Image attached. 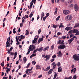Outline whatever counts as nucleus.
Wrapping results in <instances>:
<instances>
[{
  "label": "nucleus",
  "mask_w": 79,
  "mask_h": 79,
  "mask_svg": "<svg viewBox=\"0 0 79 79\" xmlns=\"http://www.w3.org/2000/svg\"><path fill=\"white\" fill-rule=\"evenodd\" d=\"M36 69H41L39 65H37L36 66Z\"/></svg>",
  "instance_id": "6ab92c4d"
},
{
  "label": "nucleus",
  "mask_w": 79,
  "mask_h": 79,
  "mask_svg": "<svg viewBox=\"0 0 79 79\" xmlns=\"http://www.w3.org/2000/svg\"><path fill=\"white\" fill-rule=\"evenodd\" d=\"M44 12H42V14L41 15V16H44Z\"/></svg>",
  "instance_id": "338daca9"
},
{
  "label": "nucleus",
  "mask_w": 79,
  "mask_h": 79,
  "mask_svg": "<svg viewBox=\"0 0 79 79\" xmlns=\"http://www.w3.org/2000/svg\"><path fill=\"white\" fill-rule=\"evenodd\" d=\"M39 40L40 42H42V41H43V40H44V39L42 38H40L39 39Z\"/></svg>",
  "instance_id": "473e14b6"
},
{
  "label": "nucleus",
  "mask_w": 79,
  "mask_h": 79,
  "mask_svg": "<svg viewBox=\"0 0 79 79\" xmlns=\"http://www.w3.org/2000/svg\"><path fill=\"white\" fill-rule=\"evenodd\" d=\"M76 72V68H75L73 69V74H74Z\"/></svg>",
  "instance_id": "2f4dec72"
},
{
  "label": "nucleus",
  "mask_w": 79,
  "mask_h": 79,
  "mask_svg": "<svg viewBox=\"0 0 79 79\" xmlns=\"http://www.w3.org/2000/svg\"><path fill=\"white\" fill-rule=\"evenodd\" d=\"M37 41H35V40H33L32 41V43L35 44V43H37Z\"/></svg>",
  "instance_id": "603ef678"
},
{
  "label": "nucleus",
  "mask_w": 79,
  "mask_h": 79,
  "mask_svg": "<svg viewBox=\"0 0 79 79\" xmlns=\"http://www.w3.org/2000/svg\"><path fill=\"white\" fill-rule=\"evenodd\" d=\"M49 48V46H47L45 48V49L46 50H47Z\"/></svg>",
  "instance_id": "49530a36"
},
{
  "label": "nucleus",
  "mask_w": 79,
  "mask_h": 79,
  "mask_svg": "<svg viewBox=\"0 0 79 79\" xmlns=\"http://www.w3.org/2000/svg\"><path fill=\"white\" fill-rule=\"evenodd\" d=\"M4 74H5V73H4V72H2V74L1 76H4Z\"/></svg>",
  "instance_id": "0e129e2a"
},
{
  "label": "nucleus",
  "mask_w": 79,
  "mask_h": 79,
  "mask_svg": "<svg viewBox=\"0 0 79 79\" xmlns=\"http://www.w3.org/2000/svg\"><path fill=\"white\" fill-rule=\"evenodd\" d=\"M55 2L56 3H58L60 1V0H55Z\"/></svg>",
  "instance_id": "79ce46f5"
},
{
  "label": "nucleus",
  "mask_w": 79,
  "mask_h": 79,
  "mask_svg": "<svg viewBox=\"0 0 79 79\" xmlns=\"http://www.w3.org/2000/svg\"><path fill=\"white\" fill-rule=\"evenodd\" d=\"M13 47H11L9 50H8V52H7V53H8V54H10V53H11V52H10V51H12V50H13Z\"/></svg>",
  "instance_id": "9b49d317"
},
{
  "label": "nucleus",
  "mask_w": 79,
  "mask_h": 79,
  "mask_svg": "<svg viewBox=\"0 0 79 79\" xmlns=\"http://www.w3.org/2000/svg\"><path fill=\"white\" fill-rule=\"evenodd\" d=\"M62 68H61V67H59L58 68V72L60 73V72H62Z\"/></svg>",
  "instance_id": "9d476101"
},
{
  "label": "nucleus",
  "mask_w": 79,
  "mask_h": 79,
  "mask_svg": "<svg viewBox=\"0 0 79 79\" xmlns=\"http://www.w3.org/2000/svg\"><path fill=\"white\" fill-rule=\"evenodd\" d=\"M46 18H47L46 16H45L43 18V21H45V20L46 19Z\"/></svg>",
  "instance_id": "8fccbe9b"
},
{
  "label": "nucleus",
  "mask_w": 79,
  "mask_h": 79,
  "mask_svg": "<svg viewBox=\"0 0 79 79\" xmlns=\"http://www.w3.org/2000/svg\"><path fill=\"white\" fill-rule=\"evenodd\" d=\"M79 27V24L78 23L76 24L74 27Z\"/></svg>",
  "instance_id": "5701e85b"
},
{
  "label": "nucleus",
  "mask_w": 79,
  "mask_h": 79,
  "mask_svg": "<svg viewBox=\"0 0 79 79\" xmlns=\"http://www.w3.org/2000/svg\"><path fill=\"white\" fill-rule=\"evenodd\" d=\"M61 64V63H60V62H58L57 63V66L58 67H59V66H60V65Z\"/></svg>",
  "instance_id": "c9c22d12"
},
{
  "label": "nucleus",
  "mask_w": 79,
  "mask_h": 79,
  "mask_svg": "<svg viewBox=\"0 0 79 79\" xmlns=\"http://www.w3.org/2000/svg\"><path fill=\"white\" fill-rule=\"evenodd\" d=\"M52 72H53V69H51L49 70L48 73V74L49 75V74H51Z\"/></svg>",
  "instance_id": "ddd939ff"
},
{
  "label": "nucleus",
  "mask_w": 79,
  "mask_h": 79,
  "mask_svg": "<svg viewBox=\"0 0 79 79\" xmlns=\"http://www.w3.org/2000/svg\"><path fill=\"white\" fill-rule=\"evenodd\" d=\"M32 64H34V65H35L36 63V62H35V61H32Z\"/></svg>",
  "instance_id": "a18cd8bd"
},
{
  "label": "nucleus",
  "mask_w": 79,
  "mask_h": 79,
  "mask_svg": "<svg viewBox=\"0 0 79 79\" xmlns=\"http://www.w3.org/2000/svg\"><path fill=\"white\" fill-rule=\"evenodd\" d=\"M71 29H72V27H67L65 28V30H66L67 31H68L69 30H71Z\"/></svg>",
  "instance_id": "1a4fd4ad"
},
{
  "label": "nucleus",
  "mask_w": 79,
  "mask_h": 79,
  "mask_svg": "<svg viewBox=\"0 0 79 79\" xmlns=\"http://www.w3.org/2000/svg\"><path fill=\"white\" fill-rule=\"evenodd\" d=\"M50 58V55H46L44 57V58H46L45 59V61H47V60H49V58Z\"/></svg>",
  "instance_id": "6e6552de"
},
{
  "label": "nucleus",
  "mask_w": 79,
  "mask_h": 79,
  "mask_svg": "<svg viewBox=\"0 0 79 79\" xmlns=\"http://www.w3.org/2000/svg\"><path fill=\"white\" fill-rule=\"evenodd\" d=\"M54 60H55V59L53 58L50 61H51V62H52H52H53Z\"/></svg>",
  "instance_id": "864d4df0"
},
{
  "label": "nucleus",
  "mask_w": 79,
  "mask_h": 79,
  "mask_svg": "<svg viewBox=\"0 0 79 79\" xmlns=\"http://www.w3.org/2000/svg\"><path fill=\"white\" fill-rule=\"evenodd\" d=\"M12 44H13V40H12V39H11V42L10 43L11 45H12Z\"/></svg>",
  "instance_id": "bf43d9fd"
},
{
  "label": "nucleus",
  "mask_w": 79,
  "mask_h": 79,
  "mask_svg": "<svg viewBox=\"0 0 79 79\" xmlns=\"http://www.w3.org/2000/svg\"><path fill=\"white\" fill-rule=\"evenodd\" d=\"M72 77L71 76H70L69 77H67V78H64V79H72Z\"/></svg>",
  "instance_id": "e433bc0d"
},
{
  "label": "nucleus",
  "mask_w": 79,
  "mask_h": 79,
  "mask_svg": "<svg viewBox=\"0 0 79 79\" xmlns=\"http://www.w3.org/2000/svg\"><path fill=\"white\" fill-rule=\"evenodd\" d=\"M60 16H58V17L56 19V21H58V20H59V19H60Z\"/></svg>",
  "instance_id": "58836bf2"
},
{
  "label": "nucleus",
  "mask_w": 79,
  "mask_h": 79,
  "mask_svg": "<svg viewBox=\"0 0 79 79\" xmlns=\"http://www.w3.org/2000/svg\"><path fill=\"white\" fill-rule=\"evenodd\" d=\"M57 35H61V33H60V32H58L57 33Z\"/></svg>",
  "instance_id": "e2e57ef3"
},
{
  "label": "nucleus",
  "mask_w": 79,
  "mask_h": 79,
  "mask_svg": "<svg viewBox=\"0 0 79 79\" xmlns=\"http://www.w3.org/2000/svg\"><path fill=\"white\" fill-rule=\"evenodd\" d=\"M20 27H22L23 26V23H21L20 24Z\"/></svg>",
  "instance_id": "37998d69"
},
{
  "label": "nucleus",
  "mask_w": 79,
  "mask_h": 79,
  "mask_svg": "<svg viewBox=\"0 0 79 79\" xmlns=\"http://www.w3.org/2000/svg\"><path fill=\"white\" fill-rule=\"evenodd\" d=\"M73 6H74L73 4H71L70 5V7L72 8V7H73Z\"/></svg>",
  "instance_id": "052dcab7"
},
{
  "label": "nucleus",
  "mask_w": 79,
  "mask_h": 79,
  "mask_svg": "<svg viewBox=\"0 0 79 79\" xmlns=\"http://www.w3.org/2000/svg\"><path fill=\"white\" fill-rule=\"evenodd\" d=\"M73 79H76L77 78V76H76V75H75L73 77Z\"/></svg>",
  "instance_id": "ea45409f"
},
{
  "label": "nucleus",
  "mask_w": 79,
  "mask_h": 79,
  "mask_svg": "<svg viewBox=\"0 0 79 79\" xmlns=\"http://www.w3.org/2000/svg\"><path fill=\"white\" fill-rule=\"evenodd\" d=\"M79 34V32L78 31L76 33L75 35H77Z\"/></svg>",
  "instance_id": "09e8293b"
},
{
  "label": "nucleus",
  "mask_w": 79,
  "mask_h": 79,
  "mask_svg": "<svg viewBox=\"0 0 79 79\" xmlns=\"http://www.w3.org/2000/svg\"><path fill=\"white\" fill-rule=\"evenodd\" d=\"M25 16L26 18H28V17H29V16H28V15H25Z\"/></svg>",
  "instance_id": "774afa93"
},
{
  "label": "nucleus",
  "mask_w": 79,
  "mask_h": 79,
  "mask_svg": "<svg viewBox=\"0 0 79 79\" xmlns=\"http://www.w3.org/2000/svg\"><path fill=\"white\" fill-rule=\"evenodd\" d=\"M72 16L71 15H68L65 17L66 21H70L72 19Z\"/></svg>",
  "instance_id": "7ed1b4c3"
},
{
  "label": "nucleus",
  "mask_w": 79,
  "mask_h": 79,
  "mask_svg": "<svg viewBox=\"0 0 79 79\" xmlns=\"http://www.w3.org/2000/svg\"><path fill=\"white\" fill-rule=\"evenodd\" d=\"M57 11H58V8H56V11L54 13L55 15H56V14H57Z\"/></svg>",
  "instance_id": "aec40b11"
},
{
  "label": "nucleus",
  "mask_w": 79,
  "mask_h": 79,
  "mask_svg": "<svg viewBox=\"0 0 79 79\" xmlns=\"http://www.w3.org/2000/svg\"><path fill=\"white\" fill-rule=\"evenodd\" d=\"M32 72H30L29 71L28 73H27V75H30V74H31V73H32Z\"/></svg>",
  "instance_id": "7c9ffc66"
},
{
  "label": "nucleus",
  "mask_w": 79,
  "mask_h": 79,
  "mask_svg": "<svg viewBox=\"0 0 79 79\" xmlns=\"http://www.w3.org/2000/svg\"><path fill=\"white\" fill-rule=\"evenodd\" d=\"M41 29H40L38 30V33L39 34H40L41 32Z\"/></svg>",
  "instance_id": "4c0bfd02"
},
{
  "label": "nucleus",
  "mask_w": 79,
  "mask_h": 79,
  "mask_svg": "<svg viewBox=\"0 0 79 79\" xmlns=\"http://www.w3.org/2000/svg\"><path fill=\"white\" fill-rule=\"evenodd\" d=\"M66 48V46L64 44L60 45L58 47V49H64Z\"/></svg>",
  "instance_id": "20e7f679"
},
{
  "label": "nucleus",
  "mask_w": 79,
  "mask_h": 79,
  "mask_svg": "<svg viewBox=\"0 0 79 79\" xmlns=\"http://www.w3.org/2000/svg\"><path fill=\"white\" fill-rule=\"evenodd\" d=\"M71 1H70V0H69L68 1V3H71L72 2Z\"/></svg>",
  "instance_id": "69168bd1"
},
{
  "label": "nucleus",
  "mask_w": 79,
  "mask_h": 79,
  "mask_svg": "<svg viewBox=\"0 0 79 79\" xmlns=\"http://www.w3.org/2000/svg\"><path fill=\"white\" fill-rule=\"evenodd\" d=\"M54 45H52L51 47V50H53V49L54 48Z\"/></svg>",
  "instance_id": "a878e982"
},
{
  "label": "nucleus",
  "mask_w": 79,
  "mask_h": 79,
  "mask_svg": "<svg viewBox=\"0 0 79 79\" xmlns=\"http://www.w3.org/2000/svg\"><path fill=\"white\" fill-rule=\"evenodd\" d=\"M10 37L9 36V37L8 38H7V41L6 43V47H11V46L10 45Z\"/></svg>",
  "instance_id": "f257e3e1"
},
{
  "label": "nucleus",
  "mask_w": 79,
  "mask_h": 79,
  "mask_svg": "<svg viewBox=\"0 0 79 79\" xmlns=\"http://www.w3.org/2000/svg\"><path fill=\"white\" fill-rule=\"evenodd\" d=\"M26 31L27 32L25 34V35H28L29 34V31H28V30H26Z\"/></svg>",
  "instance_id": "393cba45"
},
{
  "label": "nucleus",
  "mask_w": 79,
  "mask_h": 79,
  "mask_svg": "<svg viewBox=\"0 0 79 79\" xmlns=\"http://www.w3.org/2000/svg\"><path fill=\"white\" fill-rule=\"evenodd\" d=\"M29 73V69H27V71L26 72V74H27V73Z\"/></svg>",
  "instance_id": "de8ad7c7"
},
{
  "label": "nucleus",
  "mask_w": 79,
  "mask_h": 79,
  "mask_svg": "<svg viewBox=\"0 0 79 79\" xmlns=\"http://www.w3.org/2000/svg\"><path fill=\"white\" fill-rule=\"evenodd\" d=\"M50 69V67L49 66V67H48L46 69H45L44 70V71H48V70H49V69Z\"/></svg>",
  "instance_id": "2eb2a0df"
},
{
  "label": "nucleus",
  "mask_w": 79,
  "mask_h": 79,
  "mask_svg": "<svg viewBox=\"0 0 79 79\" xmlns=\"http://www.w3.org/2000/svg\"><path fill=\"white\" fill-rule=\"evenodd\" d=\"M57 76V73H55L54 74V77L53 79H55L56 78V77Z\"/></svg>",
  "instance_id": "4be33fe9"
},
{
  "label": "nucleus",
  "mask_w": 79,
  "mask_h": 79,
  "mask_svg": "<svg viewBox=\"0 0 79 79\" xmlns=\"http://www.w3.org/2000/svg\"><path fill=\"white\" fill-rule=\"evenodd\" d=\"M52 58H56V56L55 55L53 56L52 57Z\"/></svg>",
  "instance_id": "4d7b16f0"
},
{
  "label": "nucleus",
  "mask_w": 79,
  "mask_h": 79,
  "mask_svg": "<svg viewBox=\"0 0 79 79\" xmlns=\"http://www.w3.org/2000/svg\"><path fill=\"white\" fill-rule=\"evenodd\" d=\"M63 13L64 15H68V14H69L70 13V11L69 10H64L63 11Z\"/></svg>",
  "instance_id": "423d86ee"
},
{
  "label": "nucleus",
  "mask_w": 79,
  "mask_h": 79,
  "mask_svg": "<svg viewBox=\"0 0 79 79\" xmlns=\"http://www.w3.org/2000/svg\"><path fill=\"white\" fill-rule=\"evenodd\" d=\"M64 40H62L61 42H60V44H62V45H64Z\"/></svg>",
  "instance_id": "f704fd0d"
},
{
  "label": "nucleus",
  "mask_w": 79,
  "mask_h": 79,
  "mask_svg": "<svg viewBox=\"0 0 79 79\" xmlns=\"http://www.w3.org/2000/svg\"><path fill=\"white\" fill-rule=\"evenodd\" d=\"M57 54L59 55V56H62V55H63V54L61 53V51H59V52Z\"/></svg>",
  "instance_id": "f8f14e48"
},
{
  "label": "nucleus",
  "mask_w": 79,
  "mask_h": 79,
  "mask_svg": "<svg viewBox=\"0 0 79 79\" xmlns=\"http://www.w3.org/2000/svg\"><path fill=\"white\" fill-rule=\"evenodd\" d=\"M29 49H31V50H34V49L35 48V46H34V45L32 44V45H30V47L29 48Z\"/></svg>",
  "instance_id": "39448f33"
},
{
  "label": "nucleus",
  "mask_w": 79,
  "mask_h": 79,
  "mask_svg": "<svg viewBox=\"0 0 79 79\" xmlns=\"http://www.w3.org/2000/svg\"><path fill=\"white\" fill-rule=\"evenodd\" d=\"M70 40H72V41L73 42V40H74V38L73 37L72 38H71Z\"/></svg>",
  "instance_id": "6e6d98bb"
},
{
  "label": "nucleus",
  "mask_w": 79,
  "mask_h": 79,
  "mask_svg": "<svg viewBox=\"0 0 79 79\" xmlns=\"http://www.w3.org/2000/svg\"><path fill=\"white\" fill-rule=\"evenodd\" d=\"M10 60V57L9 56L7 57V61H9Z\"/></svg>",
  "instance_id": "680f3d73"
},
{
  "label": "nucleus",
  "mask_w": 79,
  "mask_h": 79,
  "mask_svg": "<svg viewBox=\"0 0 79 79\" xmlns=\"http://www.w3.org/2000/svg\"><path fill=\"white\" fill-rule=\"evenodd\" d=\"M30 7L29 8V9H31V8L32 7V5H33V3L31 2L30 3Z\"/></svg>",
  "instance_id": "f3484780"
},
{
  "label": "nucleus",
  "mask_w": 79,
  "mask_h": 79,
  "mask_svg": "<svg viewBox=\"0 0 79 79\" xmlns=\"http://www.w3.org/2000/svg\"><path fill=\"white\" fill-rule=\"evenodd\" d=\"M62 39H66V36H63L62 37Z\"/></svg>",
  "instance_id": "c03bdc74"
},
{
  "label": "nucleus",
  "mask_w": 79,
  "mask_h": 79,
  "mask_svg": "<svg viewBox=\"0 0 79 79\" xmlns=\"http://www.w3.org/2000/svg\"><path fill=\"white\" fill-rule=\"evenodd\" d=\"M78 31V30L77 29H74L72 30V32L73 33H76Z\"/></svg>",
  "instance_id": "4468645a"
},
{
  "label": "nucleus",
  "mask_w": 79,
  "mask_h": 79,
  "mask_svg": "<svg viewBox=\"0 0 79 79\" xmlns=\"http://www.w3.org/2000/svg\"><path fill=\"white\" fill-rule=\"evenodd\" d=\"M30 64H31V63H29L26 67V68H28L29 67V66H30Z\"/></svg>",
  "instance_id": "c756f323"
},
{
  "label": "nucleus",
  "mask_w": 79,
  "mask_h": 79,
  "mask_svg": "<svg viewBox=\"0 0 79 79\" xmlns=\"http://www.w3.org/2000/svg\"><path fill=\"white\" fill-rule=\"evenodd\" d=\"M42 77V75H40L38 77V78H40V77Z\"/></svg>",
  "instance_id": "3c124183"
},
{
  "label": "nucleus",
  "mask_w": 79,
  "mask_h": 79,
  "mask_svg": "<svg viewBox=\"0 0 79 79\" xmlns=\"http://www.w3.org/2000/svg\"><path fill=\"white\" fill-rule=\"evenodd\" d=\"M58 26H59V28H61V27H64V25H58Z\"/></svg>",
  "instance_id": "c85d7f7f"
},
{
  "label": "nucleus",
  "mask_w": 79,
  "mask_h": 79,
  "mask_svg": "<svg viewBox=\"0 0 79 79\" xmlns=\"http://www.w3.org/2000/svg\"><path fill=\"white\" fill-rule=\"evenodd\" d=\"M27 51H28V52H30L31 51H33V49H28Z\"/></svg>",
  "instance_id": "5fc2aeb1"
},
{
  "label": "nucleus",
  "mask_w": 79,
  "mask_h": 79,
  "mask_svg": "<svg viewBox=\"0 0 79 79\" xmlns=\"http://www.w3.org/2000/svg\"><path fill=\"white\" fill-rule=\"evenodd\" d=\"M20 37V39H24V38H25V36H23V35H21Z\"/></svg>",
  "instance_id": "412c9836"
},
{
  "label": "nucleus",
  "mask_w": 79,
  "mask_h": 79,
  "mask_svg": "<svg viewBox=\"0 0 79 79\" xmlns=\"http://www.w3.org/2000/svg\"><path fill=\"white\" fill-rule=\"evenodd\" d=\"M10 69H9V68L7 69L6 70V72L7 73V74H8V72L9 71H10Z\"/></svg>",
  "instance_id": "cd10ccee"
},
{
  "label": "nucleus",
  "mask_w": 79,
  "mask_h": 79,
  "mask_svg": "<svg viewBox=\"0 0 79 79\" xmlns=\"http://www.w3.org/2000/svg\"><path fill=\"white\" fill-rule=\"evenodd\" d=\"M58 26V25H54V24H53V26H52V27H53V28H55H55H56V27H57V26Z\"/></svg>",
  "instance_id": "b1692460"
},
{
  "label": "nucleus",
  "mask_w": 79,
  "mask_h": 79,
  "mask_svg": "<svg viewBox=\"0 0 79 79\" xmlns=\"http://www.w3.org/2000/svg\"><path fill=\"white\" fill-rule=\"evenodd\" d=\"M42 49H43V47H41L40 48L38 49L39 52H42Z\"/></svg>",
  "instance_id": "a211bd4d"
},
{
  "label": "nucleus",
  "mask_w": 79,
  "mask_h": 79,
  "mask_svg": "<svg viewBox=\"0 0 79 79\" xmlns=\"http://www.w3.org/2000/svg\"><path fill=\"white\" fill-rule=\"evenodd\" d=\"M61 40H60L58 41L57 43V44H59V45H60V43H61Z\"/></svg>",
  "instance_id": "bb28decb"
},
{
  "label": "nucleus",
  "mask_w": 79,
  "mask_h": 79,
  "mask_svg": "<svg viewBox=\"0 0 79 79\" xmlns=\"http://www.w3.org/2000/svg\"><path fill=\"white\" fill-rule=\"evenodd\" d=\"M14 54H15L14 52H11L10 53V55H14Z\"/></svg>",
  "instance_id": "13d9d810"
},
{
  "label": "nucleus",
  "mask_w": 79,
  "mask_h": 79,
  "mask_svg": "<svg viewBox=\"0 0 79 79\" xmlns=\"http://www.w3.org/2000/svg\"><path fill=\"white\" fill-rule=\"evenodd\" d=\"M49 15V13H47L46 14V18H48V16H49V15Z\"/></svg>",
  "instance_id": "72a5a7b5"
},
{
  "label": "nucleus",
  "mask_w": 79,
  "mask_h": 79,
  "mask_svg": "<svg viewBox=\"0 0 79 79\" xmlns=\"http://www.w3.org/2000/svg\"><path fill=\"white\" fill-rule=\"evenodd\" d=\"M32 16H33V14H32V13L30 14V15H29V17H30V18H31V17H32Z\"/></svg>",
  "instance_id": "a19ab883"
},
{
  "label": "nucleus",
  "mask_w": 79,
  "mask_h": 79,
  "mask_svg": "<svg viewBox=\"0 0 79 79\" xmlns=\"http://www.w3.org/2000/svg\"><path fill=\"white\" fill-rule=\"evenodd\" d=\"M73 58L75 61H79V56L76 54L74 55L73 56Z\"/></svg>",
  "instance_id": "f03ea898"
},
{
  "label": "nucleus",
  "mask_w": 79,
  "mask_h": 79,
  "mask_svg": "<svg viewBox=\"0 0 79 79\" xmlns=\"http://www.w3.org/2000/svg\"><path fill=\"white\" fill-rule=\"evenodd\" d=\"M79 8V7H78L77 5V4H75L74 5V9L75 11L76 12L77 11Z\"/></svg>",
  "instance_id": "0eeeda50"
},
{
  "label": "nucleus",
  "mask_w": 79,
  "mask_h": 79,
  "mask_svg": "<svg viewBox=\"0 0 79 79\" xmlns=\"http://www.w3.org/2000/svg\"><path fill=\"white\" fill-rule=\"evenodd\" d=\"M26 61H27V59L26 57H24L23 58V62L24 63H26Z\"/></svg>",
  "instance_id": "dca6fc26"
}]
</instances>
